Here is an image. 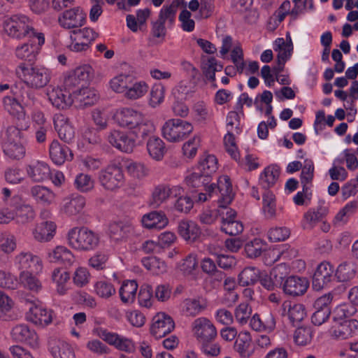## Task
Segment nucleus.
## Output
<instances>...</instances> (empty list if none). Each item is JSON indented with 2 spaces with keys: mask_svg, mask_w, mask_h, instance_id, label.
Returning <instances> with one entry per match:
<instances>
[{
  "mask_svg": "<svg viewBox=\"0 0 358 358\" xmlns=\"http://www.w3.org/2000/svg\"><path fill=\"white\" fill-rule=\"evenodd\" d=\"M3 104L6 110L22 121L18 125L20 128L11 127L7 130L8 141L4 143L3 151L6 158L10 160L19 161L26 155V148L21 141L22 132L21 130L28 127V121L25 117L24 108L18 100L16 92L12 90V95L3 96Z\"/></svg>",
  "mask_w": 358,
  "mask_h": 358,
  "instance_id": "nucleus-1",
  "label": "nucleus"
},
{
  "mask_svg": "<svg viewBox=\"0 0 358 358\" xmlns=\"http://www.w3.org/2000/svg\"><path fill=\"white\" fill-rule=\"evenodd\" d=\"M115 122L120 127L139 133L143 138L154 133L153 123L139 110L129 106L120 107L113 114Z\"/></svg>",
  "mask_w": 358,
  "mask_h": 358,
  "instance_id": "nucleus-2",
  "label": "nucleus"
},
{
  "mask_svg": "<svg viewBox=\"0 0 358 358\" xmlns=\"http://www.w3.org/2000/svg\"><path fill=\"white\" fill-rule=\"evenodd\" d=\"M69 245L79 252H90L100 244V235L85 227H75L66 235Z\"/></svg>",
  "mask_w": 358,
  "mask_h": 358,
  "instance_id": "nucleus-3",
  "label": "nucleus"
},
{
  "mask_svg": "<svg viewBox=\"0 0 358 358\" xmlns=\"http://www.w3.org/2000/svg\"><path fill=\"white\" fill-rule=\"evenodd\" d=\"M17 76L29 87L41 89L51 79V71L42 65L29 66L20 63L15 69Z\"/></svg>",
  "mask_w": 358,
  "mask_h": 358,
  "instance_id": "nucleus-4",
  "label": "nucleus"
},
{
  "mask_svg": "<svg viewBox=\"0 0 358 358\" xmlns=\"http://www.w3.org/2000/svg\"><path fill=\"white\" fill-rule=\"evenodd\" d=\"M3 28L7 35L18 39L27 36L31 38L36 33L33 28L32 22L24 15L6 17L3 20Z\"/></svg>",
  "mask_w": 358,
  "mask_h": 358,
  "instance_id": "nucleus-5",
  "label": "nucleus"
},
{
  "mask_svg": "<svg viewBox=\"0 0 358 358\" xmlns=\"http://www.w3.org/2000/svg\"><path fill=\"white\" fill-rule=\"evenodd\" d=\"M194 131L193 124L179 118L166 120L162 127V136L169 143H180Z\"/></svg>",
  "mask_w": 358,
  "mask_h": 358,
  "instance_id": "nucleus-6",
  "label": "nucleus"
},
{
  "mask_svg": "<svg viewBox=\"0 0 358 358\" xmlns=\"http://www.w3.org/2000/svg\"><path fill=\"white\" fill-rule=\"evenodd\" d=\"M98 180L101 187L108 191H115L124 184L122 168L116 164H108L99 173Z\"/></svg>",
  "mask_w": 358,
  "mask_h": 358,
  "instance_id": "nucleus-7",
  "label": "nucleus"
},
{
  "mask_svg": "<svg viewBox=\"0 0 358 358\" xmlns=\"http://www.w3.org/2000/svg\"><path fill=\"white\" fill-rule=\"evenodd\" d=\"M97 37L98 34L90 27L74 30L70 33V41L67 48L75 52H86L91 48Z\"/></svg>",
  "mask_w": 358,
  "mask_h": 358,
  "instance_id": "nucleus-8",
  "label": "nucleus"
},
{
  "mask_svg": "<svg viewBox=\"0 0 358 358\" xmlns=\"http://www.w3.org/2000/svg\"><path fill=\"white\" fill-rule=\"evenodd\" d=\"M139 135L140 134L136 131L114 129L108 134V141L118 150L131 153L136 146V140Z\"/></svg>",
  "mask_w": 358,
  "mask_h": 358,
  "instance_id": "nucleus-9",
  "label": "nucleus"
},
{
  "mask_svg": "<svg viewBox=\"0 0 358 358\" xmlns=\"http://www.w3.org/2000/svg\"><path fill=\"white\" fill-rule=\"evenodd\" d=\"M15 266L20 273H35L40 275L43 270V262L38 255L30 252H21L14 259Z\"/></svg>",
  "mask_w": 358,
  "mask_h": 358,
  "instance_id": "nucleus-10",
  "label": "nucleus"
},
{
  "mask_svg": "<svg viewBox=\"0 0 358 358\" xmlns=\"http://www.w3.org/2000/svg\"><path fill=\"white\" fill-rule=\"evenodd\" d=\"M45 43V37L42 33H36L31 36L27 43H22L15 49V56L17 59L31 62L34 61L38 54L41 47Z\"/></svg>",
  "mask_w": 358,
  "mask_h": 358,
  "instance_id": "nucleus-11",
  "label": "nucleus"
},
{
  "mask_svg": "<svg viewBox=\"0 0 358 358\" xmlns=\"http://www.w3.org/2000/svg\"><path fill=\"white\" fill-rule=\"evenodd\" d=\"M29 303L30 306L26 313L27 321L41 327L48 326L53 322L55 313L52 310L44 308L37 299Z\"/></svg>",
  "mask_w": 358,
  "mask_h": 358,
  "instance_id": "nucleus-12",
  "label": "nucleus"
},
{
  "mask_svg": "<svg viewBox=\"0 0 358 358\" xmlns=\"http://www.w3.org/2000/svg\"><path fill=\"white\" fill-rule=\"evenodd\" d=\"M13 341L23 343L34 350L38 349L40 341L36 331L26 324L15 325L10 331Z\"/></svg>",
  "mask_w": 358,
  "mask_h": 358,
  "instance_id": "nucleus-13",
  "label": "nucleus"
},
{
  "mask_svg": "<svg viewBox=\"0 0 358 358\" xmlns=\"http://www.w3.org/2000/svg\"><path fill=\"white\" fill-rule=\"evenodd\" d=\"M35 213L31 206L24 204L18 208L12 206L11 209L4 208L1 210V223H8L15 217L18 223L24 224L31 221Z\"/></svg>",
  "mask_w": 358,
  "mask_h": 358,
  "instance_id": "nucleus-14",
  "label": "nucleus"
},
{
  "mask_svg": "<svg viewBox=\"0 0 358 358\" xmlns=\"http://www.w3.org/2000/svg\"><path fill=\"white\" fill-rule=\"evenodd\" d=\"M184 192L180 185H159L155 187L150 200V206L152 208H158L162 203L167 201L171 197H178Z\"/></svg>",
  "mask_w": 358,
  "mask_h": 358,
  "instance_id": "nucleus-15",
  "label": "nucleus"
},
{
  "mask_svg": "<svg viewBox=\"0 0 358 358\" xmlns=\"http://www.w3.org/2000/svg\"><path fill=\"white\" fill-rule=\"evenodd\" d=\"M329 335L336 340H346L358 334V320L333 322L329 330Z\"/></svg>",
  "mask_w": 358,
  "mask_h": 358,
  "instance_id": "nucleus-16",
  "label": "nucleus"
},
{
  "mask_svg": "<svg viewBox=\"0 0 358 358\" xmlns=\"http://www.w3.org/2000/svg\"><path fill=\"white\" fill-rule=\"evenodd\" d=\"M192 332L199 341L214 340L217 331L214 324L207 317H200L195 319L191 325Z\"/></svg>",
  "mask_w": 358,
  "mask_h": 358,
  "instance_id": "nucleus-17",
  "label": "nucleus"
},
{
  "mask_svg": "<svg viewBox=\"0 0 358 358\" xmlns=\"http://www.w3.org/2000/svg\"><path fill=\"white\" fill-rule=\"evenodd\" d=\"M96 335L109 345L115 346L119 350L128 353H131L135 350L134 343L130 338L122 336L116 333L108 331L102 328L96 329Z\"/></svg>",
  "mask_w": 358,
  "mask_h": 358,
  "instance_id": "nucleus-18",
  "label": "nucleus"
},
{
  "mask_svg": "<svg viewBox=\"0 0 358 358\" xmlns=\"http://www.w3.org/2000/svg\"><path fill=\"white\" fill-rule=\"evenodd\" d=\"M46 95L50 103L58 109H67L73 105L72 93L66 88L59 86H49Z\"/></svg>",
  "mask_w": 358,
  "mask_h": 358,
  "instance_id": "nucleus-19",
  "label": "nucleus"
},
{
  "mask_svg": "<svg viewBox=\"0 0 358 358\" xmlns=\"http://www.w3.org/2000/svg\"><path fill=\"white\" fill-rule=\"evenodd\" d=\"M58 22L60 27L66 29L78 28L85 24V15L80 7H73L61 13Z\"/></svg>",
  "mask_w": 358,
  "mask_h": 358,
  "instance_id": "nucleus-20",
  "label": "nucleus"
},
{
  "mask_svg": "<svg viewBox=\"0 0 358 358\" xmlns=\"http://www.w3.org/2000/svg\"><path fill=\"white\" fill-rule=\"evenodd\" d=\"M335 278L334 268L328 262H322L317 265L313 276V287L316 290H320L328 286Z\"/></svg>",
  "mask_w": 358,
  "mask_h": 358,
  "instance_id": "nucleus-21",
  "label": "nucleus"
},
{
  "mask_svg": "<svg viewBox=\"0 0 358 358\" xmlns=\"http://www.w3.org/2000/svg\"><path fill=\"white\" fill-rule=\"evenodd\" d=\"M329 213V208L324 202L308 209L303 215L301 227L307 230L314 229L318 222L325 219Z\"/></svg>",
  "mask_w": 358,
  "mask_h": 358,
  "instance_id": "nucleus-22",
  "label": "nucleus"
},
{
  "mask_svg": "<svg viewBox=\"0 0 358 358\" xmlns=\"http://www.w3.org/2000/svg\"><path fill=\"white\" fill-rule=\"evenodd\" d=\"M174 327V322L169 315L164 313H158L152 318L150 333L156 338H161L169 334Z\"/></svg>",
  "mask_w": 358,
  "mask_h": 358,
  "instance_id": "nucleus-23",
  "label": "nucleus"
},
{
  "mask_svg": "<svg viewBox=\"0 0 358 358\" xmlns=\"http://www.w3.org/2000/svg\"><path fill=\"white\" fill-rule=\"evenodd\" d=\"M99 99L96 91L91 87H82L72 92L73 104L76 107L84 108L95 104Z\"/></svg>",
  "mask_w": 358,
  "mask_h": 358,
  "instance_id": "nucleus-24",
  "label": "nucleus"
},
{
  "mask_svg": "<svg viewBox=\"0 0 358 358\" xmlns=\"http://www.w3.org/2000/svg\"><path fill=\"white\" fill-rule=\"evenodd\" d=\"M308 287L309 281L306 278L291 275L282 284V290L287 295L297 296L304 294Z\"/></svg>",
  "mask_w": 358,
  "mask_h": 358,
  "instance_id": "nucleus-25",
  "label": "nucleus"
},
{
  "mask_svg": "<svg viewBox=\"0 0 358 358\" xmlns=\"http://www.w3.org/2000/svg\"><path fill=\"white\" fill-rule=\"evenodd\" d=\"M47 258L51 263L71 266L76 262L73 252L64 245H57L48 250Z\"/></svg>",
  "mask_w": 358,
  "mask_h": 358,
  "instance_id": "nucleus-26",
  "label": "nucleus"
},
{
  "mask_svg": "<svg viewBox=\"0 0 358 358\" xmlns=\"http://www.w3.org/2000/svg\"><path fill=\"white\" fill-rule=\"evenodd\" d=\"M222 209L225 212H220L219 210V213L223 215L221 227L222 231L231 236H236L241 233L243 231V225L241 222L236 220V211L226 207Z\"/></svg>",
  "mask_w": 358,
  "mask_h": 358,
  "instance_id": "nucleus-27",
  "label": "nucleus"
},
{
  "mask_svg": "<svg viewBox=\"0 0 358 358\" xmlns=\"http://www.w3.org/2000/svg\"><path fill=\"white\" fill-rule=\"evenodd\" d=\"M27 176L34 182H40L49 178L50 169L47 163L40 160H33L25 166Z\"/></svg>",
  "mask_w": 358,
  "mask_h": 358,
  "instance_id": "nucleus-28",
  "label": "nucleus"
},
{
  "mask_svg": "<svg viewBox=\"0 0 358 358\" xmlns=\"http://www.w3.org/2000/svg\"><path fill=\"white\" fill-rule=\"evenodd\" d=\"M30 195L39 205L47 207L55 203L56 194L48 187L41 185L30 188Z\"/></svg>",
  "mask_w": 358,
  "mask_h": 358,
  "instance_id": "nucleus-29",
  "label": "nucleus"
},
{
  "mask_svg": "<svg viewBox=\"0 0 358 358\" xmlns=\"http://www.w3.org/2000/svg\"><path fill=\"white\" fill-rule=\"evenodd\" d=\"M54 126L59 137L64 141L69 143L75 136V129L69 119L62 114L54 117Z\"/></svg>",
  "mask_w": 358,
  "mask_h": 358,
  "instance_id": "nucleus-30",
  "label": "nucleus"
},
{
  "mask_svg": "<svg viewBox=\"0 0 358 358\" xmlns=\"http://www.w3.org/2000/svg\"><path fill=\"white\" fill-rule=\"evenodd\" d=\"M148 83L133 76L124 98L128 101H137L143 99L149 92Z\"/></svg>",
  "mask_w": 358,
  "mask_h": 358,
  "instance_id": "nucleus-31",
  "label": "nucleus"
},
{
  "mask_svg": "<svg viewBox=\"0 0 358 358\" xmlns=\"http://www.w3.org/2000/svg\"><path fill=\"white\" fill-rule=\"evenodd\" d=\"M48 348L53 358H76L73 347L64 340L59 338L50 340Z\"/></svg>",
  "mask_w": 358,
  "mask_h": 358,
  "instance_id": "nucleus-32",
  "label": "nucleus"
},
{
  "mask_svg": "<svg viewBox=\"0 0 358 358\" xmlns=\"http://www.w3.org/2000/svg\"><path fill=\"white\" fill-rule=\"evenodd\" d=\"M70 273L63 268H55L52 271L51 280L55 291L59 295H65L71 288Z\"/></svg>",
  "mask_w": 358,
  "mask_h": 358,
  "instance_id": "nucleus-33",
  "label": "nucleus"
},
{
  "mask_svg": "<svg viewBox=\"0 0 358 358\" xmlns=\"http://www.w3.org/2000/svg\"><path fill=\"white\" fill-rule=\"evenodd\" d=\"M85 204V198L81 195L66 197L62 202L61 211L67 216L77 215L83 212Z\"/></svg>",
  "mask_w": 358,
  "mask_h": 358,
  "instance_id": "nucleus-34",
  "label": "nucleus"
},
{
  "mask_svg": "<svg viewBox=\"0 0 358 358\" xmlns=\"http://www.w3.org/2000/svg\"><path fill=\"white\" fill-rule=\"evenodd\" d=\"M191 116L196 122L206 123L213 117V110L203 100L195 101L190 109Z\"/></svg>",
  "mask_w": 358,
  "mask_h": 358,
  "instance_id": "nucleus-35",
  "label": "nucleus"
},
{
  "mask_svg": "<svg viewBox=\"0 0 358 358\" xmlns=\"http://www.w3.org/2000/svg\"><path fill=\"white\" fill-rule=\"evenodd\" d=\"M280 174L279 166L270 164L265 167L259 176V185L266 189L273 187L278 182Z\"/></svg>",
  "mask_w": 358,
  "mask_h": 358,
  "instance_id": "nucleus-36",
  "label": "nucleus"
},
{
  "mask_svg": "<svg viewBox=\"0 0 358 358\" xmlns=\"http://www.w3.org/2000/svg\"><path fill=\"white\" fill-rule=\"evenodd\" d=\"M49 152L52 161L57 165H62L66 161L73 159L71 150L67 146L60 144L57 140L51 143Z\"/></svg>",
  "mask_w": 358,
  "mask_h": 358,
  "instance_id": "nucleus-37",
  "label": "nucleus"
},
{
  "mask_svg": "<svg viewBox=\"0 0 358 358\" xmlns=\"http://www.w3.org/2000/svg\"><path fill=\"white\" fill-rule=\"evenodd\" d=\"M220 194V199L218 200V206L220 208H225L234 198V193L230 178L227 176H222L217 180V187Z\"/></svg>",
  "mask_w": 358,
  "mask_h": 358,
  "instance_id": "nucleus-38",
  "label": "nucleus"
},
{
  "mask_svg": "<svg viewBox=\"0 0 358 358\" xmlns=\"http://www.w3.org/2000/svg\"><path fill=\"white\" fill-rule=\"evenodd\" d=\"M141 223L147 229H162L168 225L169 219L162 211H152L142 217Z\"/></svg>",
  "mask_w": 358,
  "mask_h": 358,
  "instance_id": "nucleus-39",
  "label": "nucleus"
},
{
  "mask_svg": "<svg viewBox=\"0 0 358 358\" xmlns=\"http://www.w3.org/2000/svg\"><path fill=\"white\" fill-rule=\"evenodd\" d=\"M273 48L277 53V60L287 62L292 57L294 47L290 37L286 40L283 38H277L273 43Z\"/></svg>",
  "mask_w": 358,
  "mask_h": 358,
  "instance_id": "nucleus-40",
  "label": "nucleus"
},
{
  "mask_svg": "<svg viewBox=\"0 0 358 358\" xmlns=\"http://www.w3.org/2000/svg\"><path fill=\"white\" fill-rule=\"evenodd\" d=\"M149 156L154 160L162 161L166 153V144L159 137L150 136L146 144Z\"/></svg>",
  "mask_w": 358,
  "mask_h": 358,
  "instance_id": "nucleus-41",
  "label": "nucleus"
},
{
  "mask_svg": "<svg viewBox=\"0 0 358 358\" xmlns=\"http://www.w3.org/2000/svg\"><path fill=\"white\" fill-rule=\"evenodd\" d=\"M178 234L187 241H194L201 234L199 227L193 221L182 220L178 226Z\"/></svg>",
  "mask_w": 358,
  "mask_h": 358,
  "instance_id": "nucleus-42",
  "label": "nucleus"
},
{
  "mask_svg": "<svg viewBox=\"0 0 358 358\" xmlns=\"http://www.w3.org/2000/svg\"><path fill=\"white\" fill-rule=\"evenodd\" d=\"M133 76L126 73H118L109 80V88L113 92L121 94L124 97Z\"/></svg>",
  "mask_w": 358,
  "mask_h": 358,
  "instance_id": "nucleus-43",
  "label": "nucleus"
},
{
  "mask_svg": "<svg viewBox=\"0 0 358 358\" xmlns=\"http://www.w3.org/2000/svg\"><path fill=\"white\" fill-rule=\"evenodd\" d=\"M356 265L352 262H343L334 269V276L338 282H347L356 275Z\"/></svg>",
  "mask_w": 358,
  "mask_h": 358,
  "instance_id": "nucleus-44",
  "label": "nucleus"
},
{
  "mask_svg": "<svg viewBox=\"0 0 358 358\" xmlns=\"http://www.w3.org/2000/svg\"><path fill=\"white\" fill-rule=\"evenodd\" d=\"M56 225L52 222L38 224L33 231L34 238L39 242H48L55 236Z\"/></svg>",
  "mask_w": 358,
  "mask_h": 358,
  "instance_id": "nucleus-45",
  "label": "nucleus"
},
{
  "mask_svg": "<svg viewBox=\"0 0 358 358\" xmlns=\"http://www.w3.org/2000/svg\"><path fill=\"white\" fill-rule=\"evenodd\" d=\"M283 312L292 322H299L306 317V312L303 304L285 301L282 304Z\"/></svg>",
  "mask_w": 358,
  "mask_h": 358,
  "instance_id": "nucleus-46",
  "label": "nucleus"
},
{
  "mask_svg": "<svg viewBox=\"0 0 358 358\" xmlns=\"http://www.w3.org/2000/svg\"><path fill=\"white\" fill-rule=\"evenodd\" d=\"M252 337L247 331H242L238 334L234 342V349L242 357H248L250 356V348L251 345Z\"/></svg>",
  "mask_w": 358,
  "mask_h": 358,
  "instance_id": "nucleus-47",
  "label": "nucleus"
},
{
  "mask_svg": "<svg viewBox=\"0 0 358 358\" xmlns=\"http://www.w3.org/2000/svg\"><path fill=\"white\" fill-rule=\"evenodd\" d=\"M138 285L135 280H124L119 290L120 299L124 303H132L136 296Z\"/></svg>",
  "mask_w": 358,
  "mask_h": 358,
  "instance_id": "nucleus-48",
  "label": "nucleus"
},
{
  "mask_svg": "<svg viewBox=\"0 0 358 358\" xmlns=\"http://www.w3.org/2000/svg\"><path fill=\"white\" fill-rule=\"evenodd\" d=\"M358 209V201H348L335 215L333 222L334 224H346L349 218L356 213Z\"/></svg>",
  "mask_w": 358,
  "mask_h": 358,
  "instance_id": "nucleus-49",
  "label": "nucleus"
},
{
  "mask_svg": "<svg viewBox=\"0 0 358 358\" xmlns=\"http://www.w3.org/2000/svg\"><path fill=\"white\" fill-rule=\"evenodd\" d=\"M262 211L264 216L267 219H273L276 216L275 196L271 191H266L262 195Z\"/></svg>",
  "mask_w": 358,
  "mask_h": 358,
  "instance_id": "nucleus-50",
  "label": "nucleus"
},
{
  "mask_svg": "<svg viewBox=\"0 0 358 358\" xmlns=\"http://www.w3.org/2000/svg\"><path fill=\"white\" fill-rule=\"evenodd\" d=\"M202 138L199 134L194 135L182 145V155L188 159H194L201 147Z\"/></svg>",
  "mask_w": 358,
  "mask_h": 358,
  "instance_id": "nucleus-51",
  "label": "nucleus"
},
{
  "mask_svg": "<svg viewBox=\"0 0 358 358\" xmlns=\"http://www.w3.org/2000/svg\"><path fill=\"white\" fill-rule=\"evenodd\" d=\"M296 255V251L294 249L286 248V249L274 248L269 250L265 254V263L266 264H272L279 260L289 259Z\"/></svg>",
  "mask_w": 358,
  "mask_h": 358,
  "instance_id": "nucleus-52",
  "label": "nucleus"
},
{
  "mask_svg": "<svg viewBox=\"0 0 358 358\" xmlns=\"http://www.w3.org/2000/svg\"><path fill=\"white\" fill-rule=\"evenodd\" d=\"M35 273H20L19 280L22 286L33 293H38L42 289V283Z\"/></svg>",
  "mask_w": 358,
  "mask_h": 358,
  "instance_id": "nucleus-53",
  "label": "nucleus"
},
{
  "mask_svg": "<svg viewBox=\"0 0 358 358\" xmlns=\"http://www.w3.org/2000/svg\"><path fill=\"white\" fill-rule=\"evenodd\" d=\"M165 91L162 83L154 84L149 91L148 105L153 108L159 106L164 101Z\"/></svg>",
  "mask_w": 358,
  "mask_h": 358,
  "instance_id": "nucleus-54",
  "label": "nucleus"
},
{
  "mask_svg": "<svg viewBox=\"0 0 358 358\" xmlns=\"http://www.w3.org/2000/svg\"><path fill=\"white\" fill-rule=\"evenodd\" d=\"M94 292L101 299H109L115 294V288L110 280L101 279L93 285Z\"/></svg>",
  "mask_w": 358,
  "mask_h": 358,
  "instance_id": "nucleus-55",
  "label": "nucleus"
},
{
  "mask_svg": "<svg viewBox=\"0 0 358 358\" xmlns=\"http://www.w3.org/2000/svg\"><path fill=\"white\" fill-rule=\"evenodd\" d=\"M181 312L187 317H195L205 309V306L197 299H186L181 303Z\"/></svg>",
  "mask_w": 358,
  "mask_h": 358,
  "instance_id": "nucleus-56",
  "label": "nucleus"
},
{
  "mask_svg": "<svg viewBox=\"0 0 358 358\" xmlns=\"http://www.w3.org/2000/svg\"><path fill=\"white\" fill-rule=\"evenodd\" d=\"M217 169V159L215 156L213 155H204L199 162V171L206 177L210 178L213 173L216 172Z\"/></svg>",
  "mask_w": 358,
  "mask_h": 358,
  "instance_id": "nucleus-57",
  "label": "nucleus"
},
{
  "mask_svg": "<svg viewBox=\"0 0 358 358\" xmlns=\"http://www.w3.org/2000/svg\"><path fill=\"white\" fill-rule=\"evenodd\" d=\"M194 92V87L190 81H180L172 90V94L176 99L187 100Z\"/></svg>",
  "mask_w": 358,
  "mask_h": 358,
  "instance_id": "nucleus-58",
  "label": "nucleus"
},
{
  "mask_svg": "<svg viewBox=\"0 0 358 358\" xmlns=\"http://www.w3.org/2000/svg\"><path fill=\"white\" fill-rule=\"evenodd\" d=\"M202 69L206 76L215 80V72L222 71L223 66L215 57H208L203 59Z\"/></svg>",
  "mask_w": 358,
  "mask_h": 358,
  "instance_id": "nucleus-59",
  "label": "nucleus"
},
{
  "mask_svg": "<svg viewBox=\"0 0 358 358\" xmlns=\"http://www.w3.org/2000/svg\"><path fill=\"white\" fill-rule=\"evenodd\" d=\"M260 278V271L255 267L245 268L238 275V282L242 286H248L257 282Z\"/></svg>",
  "mask_w": 358,
  "mask_h": 358,
  "instance_id": "nucleus-60",
  "label": "nucleus"
},
{
  "mask_svg": "<svg viewBox=\"0 0 358 358\" xmlns=\"http://www.w3.org/2000/svg\"><path fill=\"white\" fill-rule=\"evenodd\" d=\"M144 267L154 274L159 275L166 271V264L156 257H145L142 259Z\"/></svg>",
  "mask_w": 358,
  "mask_h": 358,
  "instance_id": "nucleus-61",
  "label": "nucleus"
},
{
  "mask_svg": "<svg viewBox=\"0 0 358 358\" xmlns=\"http://www.w3.org/2000/svg\"><path fill=\"white\" fill-rule=\"evenodd\" d=\"M138 302L141 307L150 308L152 306L154 303L153 289L150 285L145 284L141 286Z\"/></svg>",
  "mask_w": 358,
  "mask_h": 358,
  "instance_id": "nucleus-62",
  "label": "nucleus"
},
{
  "mask_svg": "<svg viewBox=\"0 0 358 358\" xmlns=\"http://www.w3.org/2000/svg\"><path fill=\"white\" fill-rule=\"evenodd\" d=\"M198 267L196 255L190 253L178 264V268L185 275H192Z\"/></svg>",
  "mask_w": 358,
  "mask_h": 358,
  "instance_id": "nucleus-63",
  "label": "nucleus"
},
{
  "mask_svg": "<svg viewBox=\"0 0 358 358\" xmlns=\"http://www.w3.org/2000/svg\"><path fill=\"white\" fill-rule=\"evenodd\" d=\"M74 186L80 192H89L94 187V180L90 175L79 173L75 178Z\"/></svg>",
  "mask_w": 358,
  "mask_h": 358,
  "instance_id": "nucleus-64",
  "label": "nucleus"
}]
</instances>
